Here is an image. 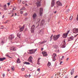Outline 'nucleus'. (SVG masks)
I'll use <instances>...</instances> for the list:
<instances>
[{"label":"nucleus","instance_id":"obj_38","mask_svg":"<svg viewBox=\"0 0 78 78\" xmlns=\"http://www.w3.org/2000/svg\"><path fill=\"white\" fill-rule=\"evenodd\" d=\"M20 11L21 14H23V11H22V10H20Z\"/></svg>","mask_w":78,"mask_h":78},{"label":"nucleus","instance_id":"obj_62","mask_svg":"<svg viewBox=\"0 0 78 78\" xmlns=\"http://www.w3.org/2000/svg\"><path fill=\"white\" fill-rule=\"evenodd\" d=\"M54 8H56V6H54Z\"/></svg>","mask_w":78,"mask_h":78},{"label":"nucleus","instance_id":"obj_1","mask_svg":"<svg viewBox=\"0 0 78 78\" xmlns=\"http://www.w3.org/2000/svg\"><path fill=\"white\" fill-rule=\"evenodd\" d=\"M60 37V34L55 35L53 36V40L55 41H56Z\"/></svg>","mask_w":78,"mask_h":78},{"label":"nucleus","instance_id":"obj_42","mask_svg":"<svg viewBox=\"0 0 78 78\" xmlns=\"http://www.w3.org/2000/svg\"><path fill=\"white\" fill-rule=\"evenodd\" d=\"M2 76H3V78H5V74L3 73L2 74Z\"/></svg>","mask_w":78,"mask_h":78},{"label":"nucleus","instance_id":"obj_2","mask_svg":"<svg viewBox=\"0 0 78 78\" xmlns=\"http://www.w3.org/2000/svg\"><path fill=\"white\" fill-rule=\"evenodd\" d=\"M37 49H32L30 50H29V51L30 52H28V53L30 54V55L31 54H33L34 53H35Z\"/></svg>","mask_w":78,"mask_h":78},{"label":"nucleus","instance_id":"obj_10","mask_svg":"<svg viewBox=\"0 0 78 78\" xmlns=\"http://www.w3.org/2000/svg\"><path fill=\"white\" fill-rule=\"evenodd\" d=\"M14 35H10L9 37V39L10 41H11L12 39H14Z\"/></svg>","mask_w":78,"mask_h":78},{"label":"nucleus","instance_id":"obj_40","mask_svg":"<svg viewBox=\"0 0 78 78\" xmlns=\"http://www.w3.org/2000/svg\"><path fill=\"white\" fill-rule=\"evenodd\" d=\"M40 70H41V69L40 68H38V69H37V71L38 72H40Z\"/></svg>","mask_w":78,"mask_h":78},{"label":"nucleus","instance_id":"obj_3","mask_svg":"<svg viewBox=\"0 0 78 78\" xmlns=\"http://www.w3.org/2000/svg\"><path fill=\"white\" fill-rule=\"evenodd\" d=\"M68 34H69V30L67 31L66 33H65L63 34L62 37L63 38H66L67 36V35H68Z\"/></svg>","mask_w":78,"mask_h":78},{"label":"nucleus","instance_id":"obj_31","mask_svg":"<svg viewBox=\"0 0 78 78\" xmlns=\"http://www.w3.org/2000/svg\"><path fill=\"white\" fill-rule=\"evenodd\" d=\"M73 18V16H70V17L69 18L70 20H72Z\"/></svg>","mask_w":78,"mask_h":78},{"label":"nucleus","instance_id":"obj_26","mask_svg":"<svg viewBox=\"0 0 78 78\" xmlns=\"http://www.w3.org/2000/svg\"><path fill=\"white\" fill-rule=\"evenodd\" d=\"M17 63H20V59L18 58V59L17 60Z\"/></svg>","mask_w":78,"mask_h":78},{"label":"nucleus","instance_id":"obj_21","mask_svg":"<svg viewBox=\"0 0 78 78\" xmlns=\"http://www.w3.org/2000/svg\"><path fill=\"white\" fill-rule=\"evenodd\" d=\"M39 33L40 34H41V35H43V34H44V31L43 30H40Z\"/></svg>","mask_w":78,"mask_h":78},{"label":"nucleus","instance_id":"obj_57","mask_svg":"<svg viewBox=\"0 0 78 78\" xmlns=\"http://www.w3.org/2000/svg\"><path fill=\"white\" fill-rule=\"evenodd\" d=\"M68 59H69V58H67L66 59V61H68Z\"/></svg>","mask_w":78,"mask_h":78},{"label":"nucleus","instance_id":"obj_56","mask_svg":"<svg viewBox=\"0 0 78 78\" xmlns=\"http://www.w3.org/2000/svg\"><path fill=\"white\" fill-rule=\"evenodd\" d=\"M23 4H25V2H23Z\"/></svg>","mask_w":78,"mask_h":78},{"label":"nucleus","instance_id":"obj_50","mask_svg":"<svg viewBox=\"0 0 78 78\" xmlns=\"http://www.w3.org/2000/svg\"><path fill=\"white\" fill-rule=\"evenodd\" d=\"M62 62H61L60 63V64H62Z\"/></svg>","mask_w":78,"mask_h":78},{"label":"nucleus","instance_id":"obj_22","mask_svg":"<svg viewBox=\"0 0 78 78\" xmlns=\"http://www.w3.org/2000/svg\"><path fill=\"white\" fill-rule=\"evenodd\" d=\"M6 59V58H0V61H3L4 60Z\"/></svg>","mask_w":78,"mask_h":78},{"label":"nucleus","instance_id":"obj_6","mask_svg":"<svg viewBox=\"0 0 78 78\" xmlns=\"http://www.w3.org/2000/svg\"><path fill=\"white\" fill-rule=\"evenodd\" d=\"M28 61L31 62V63H33V57L32 56H30L29 57V59L27 60Z\"/></svg>","mask_w":78,"mask_h":78},{"label":"nucleus","instance_id":"obj_23","mask_svg":"<svg viewBox=\"0 0 78 78\" xmlns=\"http://www.w3.org/2000/svg\"><path fill=\"white\" fill-rule=\"evenodd\" d=\"M4 10L5 11H6V10H7L8 9L6 8V5H4Z\"/></svg>","mask_w":78,"mask_h":78},{"label":"nucleus","instance_id":"obj_53","mask_svg":"<svg viewBox=\"0 0 78 78\" xmlns=\"http://www.w3.org/2000/svg\"><path fill=\"white\" fill-rule=\"evenodd\" d=\"M43 50H44V48H41V51H42Z\"/></svg>","mask_w":78,"mask_h":78},{"label":"nucleus","instance_id":"obj_44","mask_svg":"<svg viewBox=\"0 0 78 78\" xmlns=\"http://www.w3.org/2000/svg\"><path fill=\"white\" fill-rule=\"evenodd\" d=\"M78 36V34H77L76 35H75L74 36V37H76V36Z\"/></svg>","mask_w":78,"mask_h":78},{"label":"nucleus","instance_id":"obj_16","mask_svg":"<svg viewBox=\"0 0 78 78\" xmlns=\"http://www.w3.org/2000/svg\"><path fill=\"white\" fill-rule=\"evenodd\" d=\"M74 39V37L72 36L71 37L69 38V41H72Z\"/></svg>","mask_w":78,"mask_h":78},{"label":"nucleus","instance_id":"obj_29","mask_svg":"<svg viewBox=\"0 0 78 78\" xmlns=\"http://www.w3.org/2000/svg\"><path fill=\"white\" fill-rule=\"evenodd\" d=\"M56 54H53V57H54V58H55V57H56Z\"/></svg>","mask_w":78,"mask_h":78},{"label":"nucleus","instance_id":"obj_28","mask_svg":"<svg viewBox=\"0 0 78 78\" xmlns=\"http://www.w3.org/2000/svg\"><path fill=\"white\" fill-rule=\"evenodd\" d=\"M44 23L45 21H44V20H43L41 21V23H42V24H44Z\"/></svg>","mask_w":78,"mask_h":78},{"label":"nucleus","instance_id":"obj_8","mask_svg":"<svg viewBox=\"0 0 78 78\" xmlns=\"http://www.w3.org/2000/svg\"><path fill=\"white\" fill-rule=\"evenodd\" d=\"M57 4V7H59V6H62V3H61L59 1H58L56 2Z\"/></svg>","mask_w":78,"mask_h":78},{"label":"nucleus","instance_id":"obj_27","mask_svg":"<svg viewBox=\"0 0 78 78\" xmlns=\"http://www.w3.org/2000/svg\"><path fill=\"white\" fill-rule=\"evenodd\" d=\"M51 66V63L50 62H48V66L49 67V66Z\"/></svg>","mask_w":78,"mask_h":78},{"label":"nucleus","instance_id":"obj_36","mask_svg":"<svg viewBox=\"0 0 78 78\" xmlns=\"http://www.w3.org/2000/svg\"><path fill=\"white\" fill-rule=\"evenodd\" d=\"M21 70L22 71H24L25 70V68H22L21 69Z\"/></svg>","mask_w":78,"mask_h":78},{"label":"nucleus","instance_id":"obj_64","mask_svg":"<svg viewBox=\"0 0 78 78\" xmlns=\"http://www.w3.org/2000/svg\"><path fill=\"white\" fill-rule=\"evenodd\" d=\"M1 13H2L0 12V14H1Z\"/></svg>","mask_w":78,"mask_h":78},{"label":"nucleus","instance_id":"obj_41","mask_svg":"<svg viewBox=\"0 0 78 78\" xmlns=\"http://www.w3.org/2000/svg\"><path fill=\"white\" fill-rule=\"evenodd\" d=\"M39 61H37V64H38V65H40V63H39Z\"/></svg>","mask_w":78,"mask_h":78},{"label":"nucleus","instance_id":"obj_49","mask_svg":"<svg viewBox=\"0 0 78 78\" xmlns=\"http://www.w3.org/2000/svg\"><path fill=\"white\" fill-rule=\"evenodd\" d=\"M8 20H7L6 22L5 23H8Z\"/></svg>","mask_w":78,"mask_h":78},{"label":"nucleus","instance_id":"obj_34","mask_svg":"<svg viewBox=\"0 0 78 78\" xmlns=\"http://www.w3.org/2000/svg\"><path fill=\"white\" fill-rule=\"evenodd\" d=\"M53 61H56V58H55V57H54V58H53Z\"/></svg>","mask_w":78,"mask_h":78},{"label":"nucleus","instance_id":"obj_54","mask_svg":"<svg viewBox=\"0 0 78 78\" xmlns=\"http://www.w3.org/2000/svg\"><path fill=\"white\" fill-rule=\"evenodd\" d=\"M14 16V14H12V17H13V16Z\"/></svg>","mask_w":78,"mask_h":78},{"label":"nucleus","instance_id":"obj_39","mask_svg":"<svg viewBox=\"0 0 78 78\" xmlns=\"http://www.w3.org/2000/svg\"><path fill=\"white\" fill-rule=\"evenodd\" d=\"M53 34H52L50 37V39H52V37H53Z\"/></svg>","mask_w":78,"mask_h":78},{"label":"nucleus","instance_id":"obj_25","mask_svg":"<svg viewBox=\"0 0 78 78\" xmlns=\"http://www.w3.org/2000/svg\"><path fill=\"white\" fill-rule=\"evenodd\" d=\"M24 64H26L27 65H30V63L28 62H25L24 63Z\"/></svg>","mask_w":78,"mask_h":78},{"label":"nucleus","instance_id":"obj_43","mask_svg":"<svg viewBox=\"0 0 78 78\" xmlns=\"http://www.w3.org/2000/svg\"><path fill=\"white\" fill-rule=\"evenodd\" d=\"M41 59V58H38V61H40V60Z\"/></svg>","mask_w":78,"mask_h":78},{"label":"nucleus","instance_id":"obj_15","mask_svg":"<svg viewBox=\"0 0 78 78\" xmlns=\"http://www.w3.org/2000/svg\"><path fill=\"white\" fill-rule=\"evenodd\" d=\"M17 49V48H15L13 46L10 48V50H13V51H16Z\"/></svg>","mask_w":78,"mask_h":78},{"label":"nucleus","instance_id":"obj_12","mask_svg":"<svg viewBox=\"0 0 78 78\" xmlns=\"http://www.w3.org/2000/svg\"><path fill=\"white\" fill-rule=\"evenodd\" d=\"M25 28V25H24L23 27H22L21 28H20V32H21V31H23V30H24V28Z\"/></svg>","mask_w":78,"mask_h":78},{"label":"nucleus","instance_id":"obj_47","mask_svg":"<svg viewBox=\"0 0 78 78\" xmlns=\"http://www.w3.org/2000/svg\"><path fill=\"white\" fill-rule=\"evenodd\" d=\"M78 75H76V76H75L74 78H76V77H77Z\"/></svg>","mask_w":78,"mask_h":78},{"label":"nucleus","instance_id":"obj_45","mask_svg":"<svg viewBox=\"0 0 78 78\" xmlns=\"http://www.w3.org/2000/svg\"><path fill=\"white\" fill-rule=\"evenodd\" d=\"M24 16H27V13H25L24 14Z\"/></svg>","mask_w":78,"mask_h":78},{"label":"nucleus","instance_id":"obj_55","mask_svg":"<svg viewBox=\"0 0 78 78\" xmlns=\"http://www.w3.org/2000/svg\"><path fill=\"white\" fill-rule=\"evenodd\" d=\"M7 71H8V72H9V69H7Z\"/></svg>","mask_w":78,"mask_h":78},{"label":"nucleus","instance_id":"obj_20","mask_svg":"<svg viewBox=\"0 0 78 78\" xmlns=\"http://www.w3.org/2000/svg\"><path fill=\"white\" fill-rule=\"evenodd\" d=\"M74 73V68L71 71V74L72 75H73V74Z\"/></svg>","mask_w":78,"mask_h":78},{"label":"nucleus","instance_id":"obj_52","mask_svg":"<svg viewBox=\"0 0 78 78\" xmlns=\"http://www.w3.org/2000/svg\"><path fill=\"white\" fill-rule=\"evenodd\" d=\"M56 12H57L56 11H55L54 12V13H55V14H56Z\"/></svg>","mask_w":78,"mask_h":78},{"label":"nucleus","instance_id":"obj_33","mask_svg":"<svg viewBox=\"0 0 78 78\" xmlns=\"http://www.w3.org/2000/svg\"><path fill=\"white\" fill-rule=\"evenodd\" d=\"M25 9V7H23L22 9H20V10H24Z\"/></svg>","mask_w":78,"mask_h":78},{"label":"nucleus","instance_id":"obj_30","mask_svg":"<svg viewBox=\"0 0 78 78\" xmlns=\"http://www.w3.org/2000/svg\"><path fill=\"white\" fill-rule=\"evenodd\" d=\"M6 56H7V57H9V58H12L9 57V55L8 54H6Z\"/></svg>","mask_w":78,"mask_h":78},{"label":"nucleus","instance_id":"obj_63","mask_svg":"<svg viewBox=\"0 0 78 78\" xmlns=\"http://www.w3.org/2000/svg\"><path fill=\"white\" fill-rule=\"evenodd\" d=\"M63 71H65V70H63Z\"/></svg>","mask_w":78,"mask_h":78},{"label":"nucleus","instance_id":"obj_9","mask_svg":"<svg viewBox=\"0 0 78 78\" xmlns=\"http://www.w3.org/2000/svg\"><path fill=\"white\" fill-rule=\"evenodd\" d=\"M73 33H78V28H74L73 29Z\"/></svg>","mask_w":78,"mask_h":78},{"label":"nucleus","instance_id":"obj_32","mask_svg":"<svg viewBox=\"0 0 78 78\" xmlns=\"http://www.w3.org/2000/svg\"><path fill=\"white\" fill-rule=\"evenodd\" d=\"M62 42L63 43L64 45H66V42L65 41V40H63Z\"/></svg>","mask_w":78,"mask_h":78},{"label":"nucleus","instance_id":"obj_4","mask_svg":"<svg viewBox=\"0 0 78 78\" xmlns=\"http://www.w3.org/2000/svg\"><path fill=\"white\" fill-rule=\"evenodd\" d=\"M42 0H37V2L36 3V5L37 6V7H39V6H41V2Z\"/></svg>","mask_w":78,"mask_h":78},{"label":"nucleus","instance_id":"obj_5","mask_svg":"<svg viewBox=\"0 0 78 78\" xmlns=\"http://www.w3.org/2000/svg\"><path fill=\"white\" fill-rule=\"evenodd\" d=\"M35 29V26L34 25H33L32 26L31 29V33H34V29Z\"/></svg>","mask_w":78,"mask_h":78},{"label":"nucleus","instance_id":"obj_37","mask_svg":"<svg viewBox=\"0 0 78 78\" xmlns=\"http://www.w3.org/2000/svg\"><path fill=\"white\" fill-rule=\"evenodd\" d=\"M64 58V56H62V58L60 59L61 60H62V59H63Z\"/></svg>","mask_w":78,"mask_h":78},{"label":"nucleus","instance_id":"obj_19","mask_svg":"<svg viewBox=\"0 0 78 78\" xmlns=\"http://www.w3.org/2000/svg\"><path fill=\"white\" fill-rule=\"evenodd\" d=\"M74 73V68L71 71V74L72 75H73V74Z\"/></svg>","mask_w":78,"mask_h":78},{"label":"nucleus","instance_id":"obj_13","mask_svg":"<svg viewBox=\"0 0 78 78\" xmlns=\"http://www.w3.org/2000/svg\"><path fill=\"white\" fill-rule=\"evenodd\" d=\"M55 6V0H52L51 2V6L53 7Z\"/></svg>","mask_w":78,"mask_h":78},{"label":"nucleus","instance_id":"obj_51","mask_svg":"<svg viewBox=\"0 0 78 78\" xmlns=\"http://www.w3.org/2000/svg\"><path fill=\"white\" fill-rule=\"evenodd\" d=\"M4 17H5V16H4V15L3 16H2V18L3 19V18H4Z\"/></svg>","mask_w":78,"mask_h":78},{"label":"nucleus","instance_id":"obj_17","mask_svg":"<svg viewBox=\"0 0 78 78\" xmlns=\"http://www.w3.org/2000/svg\"><path fill=\"white\" fill-rule=\"evenodd\" d=\"M37 15L36 13H34L33 15V19H36V17H37Z\"/></svg>","mask_w":78,"mask_h":78},{"label":"nucleus","instance_id":"obj_14","mask_svg":"<svg viewBox=\"0 0 78 78\" xmlns=\"http://www.w3.org/2000/svg\"><path fill=\"white\" fill-rule=\"evenodd\" d=\"M42 54L43 55V56H47V53L46 52H45V51L42 52Z\"/></svg>","mask_w":78,"mask_h":78},{"label":"nucleus","instance_id":"obj_48","mask_svg":"<svg viewBox=\"0 0 78 78\" xmlns=\"http://www.w3.org/2000/svg\"><path fill=\"white\" fill-rule=\"evenodd\" d=\"M1 43H2V44H4V41H2L1 42Z\"/></svg>","mask_w":78,"mask_h":78},{"label":"nucleus","instance_id":"obj_18","mask_svg":"<svg viewBox=\"0 0 78 78\" xmlns=\"http://www.w3.org/2000/svg\"><path fill=\"white\" fill-rule=\"evenodd\" d=\"M47 42V40H45L44 41H43L42 42H40V43H41V44H44V43H45V42Z\"/></svg>","mask_w":78,"mask_h":78},{"label":"nucleus","instance_id":"obj_60","mask_svg":"<svg viewBox=\"0 0 78 78\" xmlns=\"http://www.w3.org/2000/svg\"><path fill=\"white\" fill-rule=\"evenodd\" d=\"M29 76V77H30V76H31V75H30V74H29V75L28 76Z\"/></svg>","mask_w":78,"mask_h":78},{"label":"nucleus","instance_id":"obj_7","mask_svg":"<svg viewBox=\"0 0 78 78\" xmlns=\"http://www.w3.org/2000/svg\"><path fill=\"white\" fill-rule=\"evenodd\" d=\"M55 48L56 49L55 50V51H56V52L58 53V52H59V49L58 46L55 45Z\"/></svg>","mask_w":78,"mask_h":78},{"label":"nucleus","instance_id":"obj_24","mask_svg":"<svg viewBox=\"0 0 78 78\" xmlns=\"http://www.w3.org/2000/svg\"><path fill=\"white\" fill-rule=\"evenodd\" d=\"M15 69H14V66H12L11 67V70L12 71H14V70Z\"/></svg>","mask_w":78,"mask_h":78},{"label":"nucleus","instance_id":"obj_61","mask_svg":"<svg viewBox=\"0 0 78 78\" xmlns=\"http://www.w3.org/2000/svg\"><path fill=\"white\" fill-rule=\"evenodd\" d=\"M15 15H17V14H16V13H15Z\"/></svg>","mask_w":78,"mask_h":78},{"label":"nucleus","instance_id":"obj_59","mask_svg":"<svg viewBox=\"0 0 78 78\" xmlns=\"http://www.w3.org/2000/svg\"><path fill=\"white\" fill-rule=\"evenodd\" d=\"M25 6H27V4H26L25 5Z\"/></svg>","mask_w":78,"mask_h":78},{"label":"nucleus","instance_id":"obj_58","mask_svg":"<svg viewBox=\"0 0 78 78\" xmlns=\"http://www.w3.org/2000/svg\"><path fill=\"white\" fill-rule=\"evenodd\" d=\"M17 36L18 37H19V38H20V36H18V35H17Z\"/></svg>","mask_w":78,"mask_h":78},{"label":"nucleus","instance_id":"obj_35","mask_svg":"<svg viewBox=\"0 0 78 78\" xmlns=\"http://www.w3.org/2000/svg\"><path fill=\"white\" fill-rule=\"evenodd\" d=\"M16 9V8L15 7H13L12 9L13 10H15Z\"/></svg>","mask_w":78,"mask_h":78},{"label":"nucleus","instance_id":"obj_11","mask_svg":"<svg viewBox=\"0 0 78 78\" xmlns=\"http://www.w3.org/2000/svg\"><path fill=\"white\" fill-rule=\"evenodd\" d=\"M42 12H43V9L42 8H40V16L42 15Z\"/></svg>","mask_w":78,"mask_h":78},{"label":"nucleus","instance_id":"obj_46","mask_svg":"<svg viewBox=\"0 0 78 78\" xmlns=\"http://www.w3.org/2000/svg\"><path fill=\"white\" fill-rule=\"evenodd\" d=\"M9 5H10V3H8V5L9 6Z\"/></svg>","mask_w":78,"mask_h":78}]
</instances>
